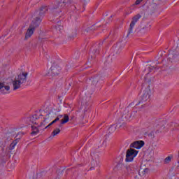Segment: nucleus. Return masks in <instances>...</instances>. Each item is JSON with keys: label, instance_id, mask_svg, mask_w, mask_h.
I'll return each instance as SVG.
<instances>
[{"label": "nucleus", "instance_id": "1", "mask_svg": "<svg viewBox=\"0 0 179 179\" xmlns=\"http://www.w3.org/2000/svg\"><path fill=\"white\" fill-rule=\"evenodd\" d=\"M72 3V0H64L62 2L56 1L55 3V6L49 8L47 6H42L39 10H37L34 12V16L38 17L40 19H43L44 16H45V13L48 12V9L51 11L53 15H58V13H60L62 12L60 8H64V6H66L67 5H69Z\"/></svg>", "mask_w": 179, "mask_h": 179}, {"label": "nucleus", "instance_id": "2", "mask_svg": "<svg viewBox=\"0 0 179 179\" xmlns=\"http://www.w3.org/2000/svg\"><path fill=\"white\" fill-rule=\"evenodd\" d=\"M72 3V0H64L62 2L56 1L55 3V6L49 8L47 6H42L39 10H37L34 12V16L38 17L40 19H43L44 16H45V13L48 12V9L51 11L53 15H58V13H60L62 12L60 8H64V6H66L67 5H69Z\"/></svg>", "mask_w": 179, "mask_h": 179}, {"label": "nucleus", "instance_id": "3", "mask_svg": "<svg viewBox=\"0 0 179 179\" xmlns=\"http://www.w3.org/2000/svg\"><path fill=\"white\" fill-rule=\"evenodd\" d=\"M72 3V0H64L62 2L56 1L55 3V6L49 8L47 6H42L39 10H37L34 12V16L38 17L40 19H43L44 16H45V13L48 12V9L51 11L53 15H58V13H60L62 12L60 8H64V6H66L67 5H69Z\"/></svg>", "mask_w": 179, "mask_h": 179}, {"label": "nucleus", "instance_id": "4", "mask_svg": "<svg viewBox=\"0 0 179 179\" xmlns=\"http://www.w3.org/2000/svg\"><path fill=\"white\" fill-rule=\"evenodd\" d=\"M27 75H29L28 73L22 72L17 77H15L14 80H12L13 90H17V89H20L22 85H23V83H26L27 81Z\"/></svg>", "mask_w": 179, "mask_h": 179}, {"label": "nucleus", "instance_id": "5", "mask_svg": "<svg viewBox=\"0 0 179 179\" xmlns=\"http://www.w3.org/2000/svg\"><path fill=\"white\" fill-rule=\"evenodd\" d=\"M149 101H150V88L148 87L143 91V94L141 96V99L139 101V103L145 106Z\"/></svg>", "mask_w": 179, "mask_h": 179}, {"label": "nucleus", "instance_id": "6", "mask_svg": "<svg viewBox=\"0 0 179 179\" xmlns=\"http://www.w3.org/2000/svg\"><path fill=\"white\" fill-rule=\"evenodd\" d=\"M138 153H139V151L134 149V148H129L126 152V159L125 162L127 163H129L131 162H134V159L136 157Z\"/></svg>", "mask_w": 179, "mask_h": 179}, {"label": "nucleus", "instance_id": "7", "mask_svg": "<svg viewBox=\"0 0 179 179\" xmlns=\"http://www.w3.org/2000/svg\"><path fill=\"white\" fill-rule=\"evenodd\" d=\"M61 67H59L58 65H53L49 70V75L51 76H57V75H59Z\"/></svg>", "mask_w": 179, "mask_h": 179}, {"label": "nucleus", "instance_id": "8", "mask_svg": "<svg viewBox=\"0 0 179 179\" xmlns=\"http://www.w3.org/2000/svg\"><path fill=\"white\" fill-rule=\"evenodd\" d=\"M124 173L126 176H132L136 173V166L131 164L125 167Z\"/></svg>", "mask_w": 179, "mask_h": 179}, {"label": "nucleus", "instance_id": "9", "mask_svg": "<svg viewBox=\"0 0 179 179\" xmlns=\"http://www.w3.org/2000/svg\"><path fill=\"white\" fill-rule=\"evenodd\" d=\"M96 29H97V27H96V24H94L91 27H88L87 28L86 27L83 26L81 28V33L82 34H84L85 36H86L87 33H90V31H93L94 30H96Z\"/></svg>", "mask_w": 179, "mask_h": 179}, {"label": "nucleus", "instance_id": "10", "mask_svg": "<svg viewBox=\"0 0 179 179\" xmlns=\"http://www.w3.org/2000/svg\"><path fill=\"white\" fill-rule=\"evenodd\" d=\"M145 146V141H136L133 142L130 145V148L132 149L134 148V149H141V148H143Z\"/></svg>", "mask_w": 179, "mask_h": 179}, {"label": "nucleus", "instance_id": "11", "mask_svg": "<svg viewBox=\"0 0 179 179\" xmlns=\"http://www.w3.org/2000/svg\"><path fill=\"white\" fill-rule=\"evenodd\" d=\"M91 157L92 159V161L91 162L92 166L96 167L99 166V154H97L96 152H92Z\"/></svg>", "mask_w": 179, "mask_h": 179}, {"label": "nucleus", "instance_id": "12", "mask_svg": "<svg viewBox=\"0 0 179 179\" xmlns=\"http://www.w3.org/2000/svg\"><path fill=\"white\" fill-rule=\"evenodd\" d=\"M42 20H43L41 18H40V17H35V18L31 23L30 27H33L34 29L40 26V24L41 23Z\"/></svg>", "mask_w": 179, "mask_h": 179}, {"label": "nucleus", "instance_id": "13", "mask_svg": "<svg viewBox=\"0 0 179 179\" xmlns=\"http://www.w3.org/2000/svg\"><path fill=\"white\" fill-rule=\"evenodd\" d=\"M4 87V89H3ZM10 89V87L9 85H6L3 83H0V92L2 93V94H6L8 93L7 92H9ZM6 90V92H5Z\"/></svg>", "mask_w": 179, "mask_h": 179}, {"label": "nucleus", "instance_id": "14", "mask_svg": "<svg viewBox=\"0 0 179 179\" xmlns=\"http://www.w3.org/2000/svg\"><path fill=\"white\" fill-rule=\"evenodd\" d=\"M34 30H36V29L33 28V27H31L30 25L25 34V40H27V38H30V36H33Z\"/></svg>", "mask_w": 179, "mask_h": 179}, {"label": "nucleus", "instance_id": "15", "mask_svg": "<svg viewBox=\"0 0 179 179\" xmlns=\"http://www.w3.org/2000/svg\"><path fill=\"white\" fill-rule=\"evenodd\" d=\"M169 59L171 61V62H173L177 57H178V55L177 54V52L171 50L169 52V54L168 55Z\"/></svg>", "mask_w": 179, "mask_h": 179}, {"label": "nucleus", "instance_id": "16", "mask_svg": "<svg viewBox=\"0 0 179 179\" xmlns=\"http://www.w3.org/2000/svg\"><path fill=\"white\" fill-rule=\"evenodd\" d=\"M20 139V137H18L15 141H13L9 145L8 148H6V150H13L15 149V146L17 145V143L19 142V140Z\"/></svg>", "mask_w": 179, "mask_h": 179}, {"label": "nucleus", "instance_id": "17", "mask_svg": "<svg viewBox=\"0 0 179 179\" xmlns=\"http://www.w3.org/2000/svg\"><path fill=\"white\" fill-rule=\"evenodd\" d=\"M164 124V120H160L155 119L152 121V124H154L155 127H162V125Z\"/></svg>", "mask_w": 179, "mask_h": 179}, {"label": "nucleus", "instance_id": "18", "mask_svg": "<svg viewBox=\"0 0 179 179\" xmlns=\"http://www.w3.org/2000/svg\"><path fill=\"white\" fill-rule=\"evenodd\" d=\"M141 17H142V15L141 14H137V15H134L132 17V20H131V23L134 25L136 24V22H138V21L141 19Z\"/></svg>", "mask_w": 179, "mask_h": 179}, {"label": "nucleus", "instance_id": "19", "mask_svg": "<svg viewBox=\"0 0 179 179\" xmlns=\"http://www.w3.org/2000/svg\"><path fill=\"white\" fill-rule=\"evenodd\" d=\"M60 132L61 129H59V128H56L55 129L53 130L49 138L52 139L54 136H56V135H58V134H59Z\"/></svg>", "mask_w": 179, "mask_h": 179}, {"label": "nucleus", "instance_id": "20", "mask_svg": "<svg viewBox=\"0 0 179 179\" xmlns=\"http://www.w3.org/2000/svg\"><path fill=\"white\" fill-rule=\"evenodd\" d=\"M60 121H61V123L59 127H61V125H64V124H66V122L69 121V115L64 114V119L61 120Z\"/></svg>", "mask_w": 179, "mask_h": 179}, {"label": "nucleus", "instance_id": "21", "mask_svg": "<svg viewBox=\"0 0 179 179\" xmlns=\"http://www.w3.org/2000/svg\"><path fill=\"white\" fill-rule=\"evenodd\" d=\"M90 80H91L92 85H93L94 86H96L97 83H99V80H100V77L96 76V77L92 78Z\"/></svg>", "mask_w": 179, "mask_h": 179}, {"label": "nucleus", "instance_id": "22", "mask_svg": "<svg viewBox=\"0 0 179 179\" xmlns=\"http://www.w3.org/2000/svg\"><path fill=\"white\" fill-rule=\"evenodd\" d=\"M134 27H135V24L131 22L128 30L127 37L129 36V34H134V33H135L134 31Z\"/></svg>", "mask_w": 179, "mask_h": 179}, {"label": "nucleus", "instance_id": "23", "mask_svg": "<svg viewBox=\"0 0 179 179\" xmlns=\"http://www.w3.org/2000/svg\"><path fill=\"white\" fill-rule=\"evenodd\" d=\"M29 121L32 124H34L35 125H37V122H36V121H37V115L35 114V115L29 117Z\"/></svg>", "mask_w": 179, "mask_h": 179}, {"label": "nucleus", "instance_id": "24", "mask_svg": "<svg viewBox=\"0 0 179 179\" xmlns=\"http://www.w3.org/2000/svg\"><path fill=\"white\" fill-rule=\"evenodd\" d=\"M31 129L32 132L31 133V135H37V134L40 132L37 127L31 126Z\"/></svg>", "mask_w": 179, "mask_h": 179}, {"label": "nucleus", "instance_id": "25", "mask_svg": "<svg viewBox=\"0 0 179 179\" xmlns=\"http://www.w3.org/2000/svg\"><path fill=\"white\" fill-rule=\"evenodd\" d=\"M55 29L59 33H62V31H64V27L62 25H56Z\"/></svg>", "mask_w": 179, "mask_h": 179}, {"label": "nucleus", "instance_id": "26", "mask_svg": "<svg viewBox=\"0 0 179 179\" xmlns=\"http://www.w3.org/2000/svg\"><path fill=\"white\" fill-rule=\"evenodd\" d=\"M152 69H156V66H151V67H148L147 69H145L144 70V72L147 71L148 72L147 75H149V72H152Z\"/></svg>", "mask_w": 179, "mask_h": 179}, {"label": "nucleus", "instance_id": "27", "mask_svg": "<svg viewBox=\"0 0 179 179\" xmlns=\"http://www.w3.org/2000/svg\"><path fill=\"white\" fill-rule=\"evenodd\" d=\"M114 48V52L116 54H121V48L120 46H115Z\"/></svg>", "mask_w": 179, "mask_h": 179}, {"label": "nucleus", "instance_id": "28", "mask_svg": "<svg viewBox=\"0 0 179 179\" xmlns=\"http://www.w3.org/2000/svg\"><path fill=\"white\" fill-rule=\"evenodd\" d=\"M172 158H173V157H170V156L165 158L164 161V164H169V163H170V162H171Z\"/></svg>", "mask_w": 179, "mask_h": 179}, {"label": "nucleus", "instance_id": "29", "mask_svg": "<svg viewBox=\"0 0 179 179\" xmlns=\"http://www.w3.org/2000/svg\"><path fill=\"white\" fill-rule=\"evenodd\" d=\"M75 37H76V31H74L73 32H72V34L69 35V38L70 40H73Z\"/></svg>", "mask_w": 179, "mask_h": 179}, {"label": "nucleus", "instance_id": "30", "mask_svg": "<svg viewBox=\"0 0 179 179\" xmlns=\"http://www.w3.org/2000/svg\"><path fill=\"white\" fill-rule=\"evenodd\" d=\"M47 119H44L43 122L41 123V125H39V127H45V125H47V124H48V122H47L46 120Z\"/></svg>", "mask_w": 179, "mask_h": 179}, {"label": "nucleus", "instance_id": "31", "mask_svg": "<svg viewBox=\"0 0 179 179\" xmlns=\"http://www.w3.org/2000/svg\"><path fill=\"white\" fill-rule=\"evenodd\" d=\"M115 129H117V128L114 127V125H112L110 127H109L110 132H114Z\"/></svg>", "mask_w": 179, "mask_h": 179}, {"label": "nucleus", "instance_id": "32", "mask_svg": "<svg viewBox=\"0 0 179 179\" xmlns=\"http://www.w3.org/2000/svg\"><path fill=\"white\" fill-rule=\"evenodd\" d=\"M63 115H59L55 119V122H57V121H59V120H61V118H62Z\"/></svg>", "mask_w": 179, "mask_h": 179}, {"label": "nucleus", "instance_id": "33", "mask_svg": "<svg viewBox=\"0 0 179 179\" xmlns=\"http://www.w3.org/2000/svg\"><path fill=\"white\" fill-rule=\"evenodd\" d=\"M148 136H150V138H155V131H151L150 133H149Z\"/></svg>", "mask_w": 179, "mask_h": 179}, {"label": "nucleus", "instance_id": "34", "mask_svg": "<svg viewBox=\"0 0 179 179\" xmlns=\"http://www.w3.org/2000/svg\"><path fill=\"white\" fill-rule=\"evenodd\" d=\"M103 148H107V141L104 140L102 143Z\"/></svg>", "mask_w": 179, "mask_h": 179}, {"label": "nucleus", "instance_id": "35", "mask_svg": "<svg viewBox=\"0 0 179 179\" xmlns=\"http://www.w3.org/2000/svg\"><path fill=\"white\" fill-rule=\"evenodd\" d=\"M94 54H99L100 50L98 48L94 49Z\"/></svg>", "mask_w": 179, "mask_h": 179}, {"label": "nucleus", "instance_id": "36", "mask_svg": "<svg viewBox=\"0 0 179 179\" xmlns=\"http://www.w3.org/2000/svg\"><path fill=\"white\" fill-rule=\"evenodd\" d=\"M175 129L179 131V124L177 123L174 124Z\"/></svg>", "mask_w": 179, "mask_h": 179}, {"label": "nucleus", "instance_id": "37", "mask_svg": "<svg viewBox=\"0 0 179 179\" xmlns=\"http://www.w3.org/2000/svg\"><path fill=\"white\" fill-rule=\"evenodd\" d=\"M143 0H136L135 2V5H139Z\"/></svg>", "mask_w": 179, "mask_h": 179}, {"label": "nucleus", "instance_id": "38", "mask_svg": "<svg viewBox=\"0 0 179 179\" xmlns=\"http://www.w3.org/2000/svg\"><path fill=\"white\" fill-rule=\"evenodd\" d=\"M51 125H52V124H51V122L45 127V129H47V128H49V127H51Z\"/></svg>", "mask_w": 179, "mask_h": 179}, {"label": "nucleus", "instance_id": "39", "mask_svg": "<svg viewBox=\"0 0 179 179\" xmlns=\"http://www.w3.org/2000/svg\"><path fill=\"white\" fill-rule=\"evenodd\" d=\"M117 167H124V165L122 164H120L117 165Z\"/></svg>", "mask_w": 179, "mask_h": 179}, {"label": "nucleus", "instance_id": "40", "mask_svg": "<svg viewBox=\"0 0 179 179\" xmlns=\"http://www.w3.org/2000/svg\"><path fill=\"white\" fill-rule=\"evenodd\" d=\"M55 122H57L55 121V120H54L52 122H51V124H55Z\"/></svg>", "mask_w": 179, "mask_h": 179}, {"label": "nucleus", "instance_id": "41", "mask_svg": "<svg viewBox=\"0 0 179 179\" xmlns=\"http://www.w3.org/2000/svg\"><path fill=\"white\" fill-rule=\"evenodd\" d=\"M146 171H149V169H144V173H146Z\"/></svg>", "mask_w": 179, "mask_h": 179}, {"label": "nucleus", "instance_id": "42", "mask_svg": "<svg viewBox=\"0 0 179 179\" xmlns=\"http://www.w3.org/2000/svg\"><path fill=\"white\" fill-rule=\"evenodd\" d=\"M71 8H72L73 9H76V6H71Z\"/></svg>", "mask_w": 179, "mask_h": 179}, {"label": "nucleus", "instance_id": "43", "mask_svg": "<svg viewBox=\"0 0 179 179\" xmlns=\"http://www.w3.org/2000/svg\"><path fill=\"white\" fill-rule=\"evenodd\" d=\"M73 118H75V116H72L70 120H72Z\"/></svg>", "mask_w": 179, "mask_h": 179}, {"label": "nucleus", "instance_id": "44", "mask_svg": "<svg viewBox=\"0 0 179 179\" xmlns=\"http://www.w3.org/2000/svg\"><path fill=\"white\" fill-rule=\"evenodd\" d=\"M86 111H87V110L85 109L84 110V114L86 113Z\"/></svg>", "mask_w": 179, "mask_h": 179}, {"label": "nucleus", "instance_id": "45", "mask_svg": "<svg viewBox=\"0 0 179 179\" xmlns=\"http://www.w3.org/2000/svg\"><path fill=\"white\" fill-rule=\"evenodd\" d=\"M20 134V135H23V133H18V135Z\"/></svg>", "mask_w": 179, "mask_h": 179}, {"label": "nucleus", "instance_id": "46", "mask_svg": "<svg viewBox=\"0 0 179 179\" xmlns=\"http://www.w3.org/2000/svg\"><path fill=\"white\" fill-rule=\"evenodd\" d=\"M103 43H99V45H101Z\"/></svg>", "mask_w": 179, "mask_h": 179}, {"label": "nucleus", "instance_id": "47", "mask_svg": "<svg viewBox=\"0 0 179 179\" xmlns=\"http://www.w3.org/2000/svg\"><path fill=\"white\" fill-rule=\"evenodd\" d=\"M17 136H19V134H17V135L16 136L17 138Z\"/></svg>", "mask_w": 179, "mask_h": 179}, {"label": "nucleus", "instance_id": "48", "mask_svg": "<svg viewBox=\"0 0 179 179\" xmlns=\"http://www.w3.org/2000/svg\"><path fill=\"white\" fill-rule=\"evenodd\" d=\"M145 80H146V77H145Z\"/></svg>", "mask_w": 179, "mask_h": 179}]
</instances>
